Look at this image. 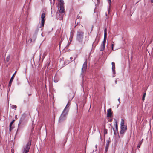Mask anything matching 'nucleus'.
Returning <instances> with one entry per match:
<instances>
[{
    "instance_id": "f257e3e1",
    "label": "nucleus",
    "mask_w": 153,
    "mask_h": 153,
    "mask_svg": "<svg viewBox=\"0 0 153 153\" xmlns=\"http://www.w3.org/2000/svg\"><path fill=\"white\" fill-rule=\"evenodd\" d=\"M84 35V31L81 30H79L77 32L76 35V40L79 43V44H77V46L82 48L83 45L82 44Z\"/></svg>"
},
{
    "instance_id": "f03ea898",
    "label": "nucleus",
    "mask_w": 153,
    "mask_h": 153,
    "mask_svg": "<svg viewBox=\"0 0 153 153\" xmlns=\"http://www.w3.org/2000/svg\"><path fill=\"white\" fill-rule=\"evenodd\" d=\"M69 102L59 117L58 120L59 123L62 122L66 119L68 111V108L70 106V105H69Z\"/></svg>"
},
{
    "instance_id": "7ed1b4c3",
    "label": "nucleus",
    "mask_w": 153,
    "mask_h": 153,
    "mask_svg": "<svg viewBox=\"0 0 153 153\" xmlns=\"http://www.w3.org/2000/svg\"><path fill=\"white\" fill-rule=\"evenodd\" d=\"M31 140L29 141L27 144L23 146L22 149V153H28L29 151V150L31 145Z\"/></svg>"
},
{
    "instance_id": "20e7f679",
    "label": "nucleus",
    "mask_w": 153,
    "mask_h": 153,
    "mask_svg": "<svg viewBox=\"0 0 153 153\" xmlns=\"http://www.w3.org/2000/svg\"><path fill=\"white\" fill-rule=\"evenodd\" d=\"M87 60L86 59L85 62L84 63L82 67V71H81V76L82 77V78H83V76L84 75V74L85 73L86 70L87 68Z\"/></svg>"
},
{
    "instance_id": "39448f33",
    "label": "nucleus",
    "mask_w": 153,
    "mask_h": 153,
    "mask_svg": "<svg viewBox=\"0 0 153 153\" xmlns=\"http://www.w3.org/2000/svg\"><path fill=\"white\" fill-rule=\"evenodd\" d=\"M45 14L44 13H42L41 15V26L42 27H43L44 26L45 22V20L44 18H45Z\"/></svg>"
},
{
    "instance_id": "423d86ee",
    "label": "nucleus",
    "mask_w": 153,
    "mask_h": 153,
    "mask_svg": "<svg viewBox=\"0 0 153 153\" xmlns=\"http://www.w3.org/2000/svg\"><path fill=\"white\" fill-rule=\"evenodd\" d=\"M64 15V14L60 13L57 11L56 16L57 19L60 20H62L63 19V17Z\"/></svg>"
},
{
    "instance_id": "0eeeda50",
    "label": "nucleus",
    "mask_w": 153,
    "mask_h": 153,
    "mask_svg": "<svg viewBox=\"0 0 153 153\" xmlns=\"http://www.w3.org/2000/svg\"><path fill=\"white\" fill-rule=\"evenodd\" d=\"M121 130L120 131V134H123L126 131L127 129V126H120Z\"/></svg>"
},
{
    "instance_id": "6e6552de",
    "label": "nucleus",
    "mask_w": 153,
    "mask_h": 153,
    "mask_svg": "<svg viewBox=\"0 0 153 153\" xmlns=\"http://www.w3.org/2000/svg\"><path fill=\"white\" fill-rule=\"evenodd\" d=\"M107 29L106 28H105L104 30V39L103 43H102V44H104L105 45V44L106 38L107 35Z\"/></svg>"
},
{
    "instance_id": "1a4fd4ad",
    "label": "nucleus",
    "mask_w": 153,
    "mask_h": 153,
    "mask_svg": "<svg viewBox=\"0 0 153 153\" xmlns=\"http://www.w3.org/2000/svg\"><path fill=\"white\" fill-rule=\"evenodd\" d=\"M59 10L58 12L60 13L65 14V9L64 6H59Z\"/></svg>"
},
{
    "instance_id": "9d476101",
    "label": "nucleus",
    "mask_w": 153,
    "mask_h": 153,
    "mask_svg": "<svg viewBox=\"0 0 153 153\" xmlns=\"http://www.w3.org/2000/svg\"><path fill=\"white\" fill-rule=\"evenodd\" d=\"M25 117L26 115L25 114H24L22 116L20 119V127L22 128L23 127V126H22V123L23 120H24Z\"/></svg>"
},
{
    "instance_id": "9b49d317",
    "label": "nucleus",
    "mask_w": 153,
    "mask_h": 153,
    "mask_svg": "<svg viewBox=\"0 0 153 153\" xmlns=\"http://www.w3.org/2000/svg\"><path fill=\"white\" fill-rule=\"evenodd\" d=\"M116 124H115V127L116 129L115 130L114 129V128H113V131H114V135H116V134H118V136H119V133H118V131L117 130V124H116Z\"/></svg>"
},
{
    "instance_id": "f8f14e48",
    "label": "nucleus",
    "mask_w": 153,
    "mask_h": 153,
    "mask_svg": "<svg viewBox=\"0 0 153 153\" xmlns=\"http://www.w3.org/2000/svg\"><path fill=\"white\" fill-rule=\"evenodd\" d=\"M81 19V16L80 15L78 14L77 16V19L76 20V22L77 21V24L75 26L76 27L79 23L80 22V19Z\"/></svg>"
},
{
    "instance_id": "ddd939ff",
    "label": "nucleus",
    "mask_w": 153,
    "mask_h": 153,
    "mask_svg": "<svg viewBox=\"0 0 153 153\" xmlns=\"http://www.w3.org/2000/svg\"><path fill=\"white\" fill-rule=\"evenodd\" d=\"M112 112H111V109H109L108 111V112L107 114V117H110L112 115Z\"/></svg>"
},
{
    "instance_id": "4468645a",
    "label": "nucleus",
    "mask_w": 153,
    "mask_h": 153,
    "mask_svg": "<svg viewBox=\"0 0 153 153\" xmlns=\"http://www.w3.org/2000/svg\"><path fill=\"white\" fill-rule=\"evenodd\" d=\"M112 65V69L113 72H114L115 71V64L114 62H112L111 63Z\"/></svg>"
},
{
    "instance_id": "2eb2a0df",
    "label": "nucleus",
    "mask_w": 153,
    "mask_h": 153,
    "mask_svg": "<svg viewBox=\"0 0 153 153\" xmlns=\"http://www.w3.org/2000/svg\"><path fill=\"white\" fill-rule=\"evenodd\" d=\"M110 142L109 140H108L107 142L106 146H105V150L106 151H108V147L109 146Z\"/></svg>"
},
{
    "instance_id": "dca6fc26",
    "label": "nucleus",
    "mask_w": 153,
    "mask_h": 153,
    "mask_svg": "<svg viewBox=\"0 0 153 153\" xmlns=\"http://www.w3.org/2000/svg\"><path fill=\"white\" fill-rule=\"evenodd\" d=\"M105 47V45L102 44L100 46V51H103L104 50Z\"/></svg>"
},
{
    "instance_id": "f3484780",
    "label": "nucleus",
    "mask_w": 153,
    "mask_h": 153,
    "mask_svg": "<svg viewBox=\"0 0 153 153\" xmlns=\"http://www.w3.org/2000/svg\"><path fill=\"white\" fill-rule=\"evenodd\" d=\"M14 74L13 76H12V77H11V79L10 81V82H9V87H10L11 86V83L13 80V78H14Z\"/></svg>"
},
{
    "instance_id": "a211bd4d",
    "label": "nucleus",
    "mask_w": 153,
    "mask_h": 153,
    "mask_svg": "<svg viewBox=\"0 0 153 153\" xmlns=\"http://www.w3.org/2000/svg\"><path fill=\"white\" fill-rule=\"evenodd\" d=\"M15 121V120H13L10 123V131L13 128L11 126L13 124V123H14V122Z\"/></svg>"
},
{
    "instance_id": "6ab92c4d",
    "label": "nucleus",
    "mask_w": 153,
    "mask_h": 153,
    "mask_svg": "<svg viewBox=\"0 0 153 153\" xmlns=\"http://www.w3.org/2000/svg\"><path fill=\"white\" fill-rule=\"evenodd\" d=\"M64 1L63 0H60L59 1V6H64Z\"/></svg>"
},
{
    "instance_id": "aec40b11",
    "label": "nucleus",
    "mask_w": 153,
    "mask_h": 153,
    "mask_svg": "<svg viewBox=\"0 0 153 153\" xmlns=\"http://www.w3.org/2000/svg\"><path fill=\"white\" fill-rule=\"evenodd\" d=\"M121 126H126L124 125V120L123 119H122L121 120Z\"/></svg>"
},
{
    "instance_id": "412c9836",
    "label": "nucleus",
    "mask_w": 153,
    "mask_h": 153,
    "mask_svg": "<svg viewBox=\"0 0 153 153\" xmlns=\"http://www.w3.org/2000/svg\"><path fill=\"white\" fill-rule=\"evenodd\" d=\"M142 141H140L139 142V143L137 146V147L138 149L139 148H140V146H141V144H142Z\"/></svg>"
},
{
    "instance_id": "4be33fe9",
    "label": "nucleus",
    "mask_w": 153,
    "mask_h": 153,
    "mask_svg": "<svg viewBox=\"0 0 153 153\" xmlns=\"http://www.w3.org/2000/svg\"><path fill=\"white\" fill-rule=\"evenodd\" d=\"M10 58V55H8L6 58V61L7 62H8L9 61Z\"/></svg>"
},
{
    "instance_id": "5701e85b",
    "label": "nucleus",
    "mask_w": 153,
    "mask_h": 153,
    "mask_svg": "<svg viewBox=\"0 0 153 153\" xmlns=\"http://www.w3.org/2000/svg\"><path fill=\"white\" fill-rule=\"evenodd\" d=\"M104 134H107V130L105 129V126H104Z\"/></svg>"
},
{
    "instance_id": "b1692460",
    "label": "nucleus",
    "mask_w": 153,
    "mask_h": 153,
    "mask_svg": "<svg viewBox=\"0 0 153 153\" xmlns=\"http://www.w3.org/2000/svg\"><path fill=\"white\" fill-rule=\"evenodd\" d=\"M146 93H145L143 95V97H142V100L143 101H144L145 100V98L146 96Z\"/></svg>"
},
{
    "instance_id": "393cba45",
    "label": "nucleus",
    "mask_w": 153,
    "mask_h": 153,
    "mask_svg": "<svg viewBox=\"0 0 153 153\" xmlns=\"http://www.w3.org/2000/svg\"><path fill=\"white\" fill-rule=\"evenodd\" d=\"M11 107H12V108L15 109L16 108V107H17L16 105H12Z\"/></svg>"
},
{
    "instance_id": "a878e982",
    "label": "nucleus",
    "mask_w": 153,
    "mask_h": 153,
    "mask_svg": "<svg viewBox=\"0 0 153 153\" xmlns=\"http://www.w3.org/2000/svg\"><path fill=\"white\" fill-rule=\"evenodd\" d=\"M54 81L56 83V82H58V80L56 79L55 78H54Z\"/></svg>"
},
{
    "instance_id": "bb28decb",
    "label": "nucleus",
    "mask_w": 153,
    "mask_h": 153,
    "mask_svg": "<svg viewBox=\"0 0 153 153\" xmlns=\"http://www.w3.org/2000/svg\"><path fill=\"white\" fill-rule=\"evenodd\" d=\"M114 44H112L111 45V48H112V50H113V51H114V50H113V47H114Z\"/></svg>"
},
{
    "instance_id": "cd10ccee",
    "label": "nucleus",
    "mask_w": 153,
    "mask_h": 153,
    "mask_svg": "<svg viewBox=\"0 0 153 153\" xmlns=\"http://www.w3.org/2000/svg\"><path fill=\"white\" fill-rule=\"evenodd\" d=\"M107 1H108V3H109V5H110L111 4V0H107Z\"/></svg>"
},
{
    "instance_id": "c85d7f7f",
    "label": "nucleus",
    "mask_w": 153,
    "mask_h": 153,
    "mask_svg": "<svg viewBox=\"0 0 153 153\" xmlns=\"http://www.w3.org/2000/svg\"><path fill=\"white\" fill-rule=\"evenodd\" d=\"M118 100L119 102V103H120V98H118Z\"/></svg>"
},
{
    "instance_id": "c756f323",
    "label": "nucleus",
    "mask_w": 153,
    "mask_h": 153,
    "mask_svg": "<svg viewBox=\"0 0 153 153\" xmlns=\"http://www.w3.org/2000/svg\"><path fill=\"white\" fill-rule=\"evenodd\" d=\"M73 58L72 57H71L70 58V59H71V61H72V59H73Z\"/></svg>"
},
{
    "instance_id": "7c9ffc66",
    "label": "nucleus",
    "mask_w": 153,
    "mask_h": 153,
    "mask_svg": "<svg viewBox=\"0 0 153 153\" xmlns=\"http://www.w3.org/2000/svg\"><path fill=\"white\" fill-rule=\"evenodd\" d=\"M105 153H107V151H106L105 150Z\"/></svg>"
},
{
    "instance_id": "2f4dec72",
    "label": "nucleus",
    "mask_w": 153,
    "mask_h": 153,
    "mask_svg": "<svg viewBox=\"0 0 153 153\" xmlns=\"http://www.w3.org/2000/svg\"><path fill=\"white\" fill-rule=\"evenodd\" d=\"M97 145H95V147H96V148H97Z\"/></svg>"
},
{
    "instance_id": "473e14b6",
    "label": "nucleus",
    "mask_w": 153,
    "mask_h": 153,
    "mask_svg": "<svg viewBox=\"0 0 153 153\" xmlns=\"http://www.w3.org/2000/svg\"><path fill=\"white\" fill-rule=\"evenodd\" d=\"M18 129H17V132H16V134H17V133H18Z\"/></svg>"
},
{
    "instance_id": "72a5a7b5",
    "label": "nucleus",
    "mask_w": 153,
    "mask_h": 153,
    "mask_svg": "<svg viewBox=\"0 0 153 153\" xmlns=\"http://www.w3.org/2000/svg\"><path fill=\"white\" fill-rule=\"evenodd\" d=\"M112 119H111V120H110V122H111V121H112Z\"/></svg>"
},
{
    "instance_id": "f704fd0d",
    "label": "nucleus",
    "mask_w": 153,
    "mask_h": 153,
    "mask_svg": "<svg viewBox=\"0 0 153 153\" xmlns=\"http://www.w3.org/2000/svg\"><path fill=\"white\" fill-rule=\"evenodd\" d=\"M115 83H117V81L116 80L115 81Z\"/></svg>"
},
{
    "instance_id": "c9c22d12",
    "label": "nucleus",
    "mask_w": 153,
    "mask_h": 153,
    "mask_svg": "<svg viewBox=\"0 0 153 153\" xmlns=\"http://www.w3.org/2000/svg\"><path fill=\"white\" fill-rule=\"evenodd\" d=\"M60 43H59V46H60Z\"/></svg>"
},
{
    "instance_id": "e433bc0d",
    "label": "nucleus",
    "mask_w": 153,
    "mask_h": 153,
    "mask_svg": "<svg viewBox=\"0 0 153 153\" xmlns=\"http://www.w3.org/2000/svg\"><path fill=\"white\" fill-rule=\"evenodd\" d=\"M143 139H142V140L141 141H142H142H143Z\"/></svg>"
},
{
    "instance_id": "4c0bfd02",
    "label": "nucleus",
    "mask_w": 153,
    "mask_h": 153,
    "mask_svg": "<svg viewBox=\"0 0 153 153\" xmlns=\"http://www.w3.org/2000/svg\"><path fill=\"white\" fill-rule=\"evenodd\" d=\"M19 126V124H18V127Z\"/></svg>"
},
{
    "instance_id": "58836bf2",
    "label": "nucleus",
    "mask_w": 153,
    "mask_h": 153,
    "mask_svg": "<svg viewBox=\"0 0 153 153\" xmlns=\"http://www.w3.org/2000/svg\"><path fill=\"white\" fill-rule=\"evenodd\" d=\"M31 95V94H29V95Z\"/></svg>"
},
{
    "instance_id": "ea45409f",
    "label": "nucleus",
    "mask_w": 153,
    "mask_h": 153,
    "mask_svg": "<svg viewBox=\"0 0 153 153\" xmlns=\"http://www.w3.org/2000/svg\"><path fill=\"white\" fill-rule=\"evenodd\" d=\"M97 1H98H98H99V0H97Z\"/></svg>"
},
{
    "instance_id": "a19ab883",
    "label": "nucleus",
    "mask_w": 153,
    "mask_h": 153,
    "mask_svg": "<svg viewBox=\"0 0 153 153\" xmlns=\"http://www.w3.org/2000/svg\"><path fill=\"white\" fill-rule=\"evenodd\" d=\"M53 1H55V0H53Z\"/></svg>"
}]
</instances>
